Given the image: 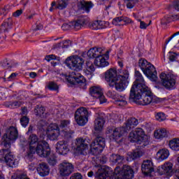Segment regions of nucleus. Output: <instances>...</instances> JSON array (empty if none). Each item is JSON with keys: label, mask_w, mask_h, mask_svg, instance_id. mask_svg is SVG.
<instances>
[{"label": "nucleus", "mask_w": 179, "mask_h": 179, "mask_svg": "<svg viewBox=\"0 0 179 179\" xmlns=\"http://www.w3.org/2000/svg\"><path fill=\"white\" fill-rule=\"evenodd\" d=\"M150 138L145 134V131L141 128H138L131 131L129 135V141L132 143H138L141 148H145L150 142Z\"/></svg>", "instance_id": "6"}, {"label": "nucleus", "mask_w": 179, "mask_h": 179, "mask_svg": "<svg viewBox=\"0 0 179 179\" xmlns=\"http://www.w3.org/2000/svg\"><path fill=\"white\" fill-rule=\"evenodd\" d=\"M66 5H68V0H58V5L56 8L62 10L66 8Z\"/></svg>", "instance_id": "40"}, {"label": "nucleus", "mask_w": 179, "mask_h": 179, "mask_svg": "<svg viewBox=\"0 0 179 179\" xmlns=\"http://www.w3.org/2000/svg\"><path fill=\"white\" fill-rule=\"evenodd\" d=\"M69 179H83V176L79 173H73Z\"/></svg>", "instance_id": "52"}, {"label": "nucleus", "mask_w": 179, "mask_h": 179, "mask_svg": "<svg viewBox=\"0 0 179 179\" xmlns=\"http://www.w3.org/2000/svg\"><path fill=\"white\" fill-rule=\"evenodd\" d=\"M170 156V151L168 149L162 148L159 150L156 154L157 160H159V162H163V160H166L169 159Z\"/></svg>", "instance_id": "27"}, {"label": "nucleus", "mask_w": 179, "mask_h": 179, "mask_svg": "<svg viewBox=\"0 0 179 179\" xmlns=\"http://www.w3.org/2000/svg\"><path fill=\"white\" fill-rule=\"evenodd\" d=\"M119 76L117 78L110 83V87H115L117 92H124L128 85H129V72L128 70L119 69Z\"/></svg>", "instance_id": "5"}, {"label": "nucleus", "mask_w": 179, "mask_h": 179, "mask_svg": "<svg viewBox=\"0 0 179 179\" xmlns=\"http://www.w3.org/2000/svg\"><path fill=\"white\" fill-rule=\"evenodd\" d=\"M69 124H71L69 120H62L60 124V128H66Z\"/></svg>", "instance_id": "53"}, {"label": "nucleus", "mask_w": 179, "mask_h": 179, "mask_svg": "<svg viewBox=\"0 0 179 179\" xmlns=\"http://www.w3.org/2000/svg\"><path fill=\"white\" fill-rule=\"evenodd\" d=\"M59 170L62 177H68V176H71L72 171H73V165L66 160H64L59 164Z\"/></svg>", "instance_id": "17"}, {"label": "nucleus", "mask_w": 179, "mask_h": 179, "mask_svg": "<svg viewBox=\"0 0 179 179\" xmlns=\"http://www.w3.org/2000/svg\"><path fill=\"white\" fill-rule=\"evenodd\" d=\"M172 22H174L176 20H179V14L172 15H171Z\"/></svg>", "instance_id": "61"}, {"label": "nucleus", "mask_w": 179, "mask_h": 179, "mask_svg": "<svg viewBox=\"0 0 179 179\" xmlns=\"http://www.w3.org/2000/svg\"><path fill=\"white\" fill-rule=\"evenodd\" d=\"M144 75L152 82H157V71L155 66L150 63L147 69L143 72Z\"/></svg>", "instance_id": "19"}, {"label": "nucleus", "mask_w": 179, "mask_h": 179, "mask_svg": "<svg viewBox=\"0 0 179 179\" xmlns=\"http://www.w3.org/2000/svg\"><path fill=\"white\" fill-rule=\"evenodd\" d=\"M138 94H140L141 96L138 99H136L131 97L130 94L129 97V100H132L136 103L138 102V100H140L142 106H148V104H157V103H162V101H164V99L153 95V93H152L149 87L141 90V91H136L134 94L135 97H136Z\"/></svg>", "instance_id": "3"}, {"label": "nucleus", "mask_w": 179, "mask_h": 179, "mask_svg": "<svg viewBox=\"0 0 179 179\" xmlns=\"http://www.w3.org/2000/svg\"><path fill=\"white\" fill-rule=\"evenodd\" d=\"M161 174L166 176H173V163L165 162L160 169Z\"/></svg>", "instance_id": "25"}, {"label": "nucleus", "mask_w": 179, "mask_h": 179, "mask_svg": "<svg viewBox=\"0 0 179 179\" xmlns=\"http://www.w3.org/2000/svg\"><path fill=\"white\" fill-rule=\"evenodd\" d=\"M12 27V18L8 17L0 27V33H6Z\"/></svg>", "instance_id": "30"}, {"label": "nucleus", "mask_w": 179, "mask_h": 179, "mask_svg": "<svg viewBox=\"0 0 179 179\" xmlns=\"http://www.w3.org/2000/svg\"><path fill=\"white\" fill-rule=\"evenodd\" d=\"M154 136L156 139H163V138H166L167 130L166 129H159L155 131Z\"/></svg>", "instance_id": "35"}, {"label": "nucleus", "mask_w": 179, "mask_h": 179, "mask_svg": "<svg viewBox=\"0 0 179 179\" xmlns=\"http://www.w3.org/2000/svg\"><path fill=\"white\" fill-rule=\"evenodd\" d=\"M90 94L94 99H98L100 104L107 103V99L103 93V89L100 86H94L90 89Z\"/></svg>", "instance_id": "15"}, {"label": "nucleus", "mask_w": 179, "mask_h": 179, "mask_svg": "<svg viewBox=\"0 0 179 179\" xmlns=\"http://www.w3.org/2000/svg\"><path fill=\"white\" fill-rule=\"evenodd\" d=\"M176 36H179V31L176 32L171 37H169L168 40L166 41V44H169L170 41H171V40H173V38H174V37H176Z\"/></svg>", "instance_id": "56"}, {"label": "nucleus", "mask_w": 179, "mask_h": 179, "mask_svg": "<svg viewBox=\"0 0 179 179\" xmlns=\"http://www.w3.org/2000/svg\"><path fill=\"white\" fill-rule=\"evenodd\" d=\"M134 169L128 165H123L122 169L116 166L113 173L115 179H132L134 177Z\"/></svg>", "instance_id": "10"}, {"label": "nucleus", "mask_w": 179, "mask_h": 179, "mask_svg": "<svg viewBox=\"0 0 179 179\" xmlns=\"http://www.w3.org/2000/svg\"><path fill=\"white\" fill-rule=\"evenodd\" d=\"M86 66H87V71L90 73H92V72H94V65H93V63L90 61H88L86 62Z\"/></svg>", "instance_id": "45"}, {"label": "nucleus", "mask_w": 179, "mask_h": 179, "mask_svg": "<svg viewBox=\"0 0 179 179\" xmlns=\"http://www.w3.org/2000/svg\"><path fill=\"white\" fill-rule=\"evenodd\" d=\"M16 76H17V73H11L8 77V80H13V79H15Z\"/></svg>", "instance_id": "62"}, {"label": "nucleus", "mask_w": 179, "mask_h": 179, "mask_svg": "<svg viewBox=\"0 0 179 179\" xmlns=\"http://www.w3.org/2000/svg\"><path fill=\"white\" fill-rule=\"evenodd\" d=\"M63 134H64L65 138H71V135L73 134V131H71L70 133H68L65 131H63Z\"/></svg>", "instance_id": "64"}, {"label": "nucleus", "mask_w": 179, "mask_h": 179, "mask_svg": "<svg viewBox=\"0 0 179 179\" xmlns=\"http://www.w3.org/2000/svg\"><path fill=\"white\" fill-rule=\"evenodd\" d=\"M48 162L50 166H55L57 164V158L52 155L48 159Z\"/></svg>", "instance_id": "49"}, {"label": "nucleus", "mask_w": 179, "mask_h": 179, "mask_svg": "<svg viewBox=\"0 0 179 179\" xmlns=\"http://www.w3.org/2000/svg\"><path fill=\"white\" fill-rule=\"evenodd\" d=\"M128 132L125 127H109L107 129V134H110V138L115 141L117 143H120L122 141V136L124 134H127Z\"/></svg>", "instance_id": "12"}, {"label": "nucleus", "mask_w": 179, "mask_h": 179, "mask_svg": "<svg viewBox=\"0 0 179 179\" xmlns=\"http://www.w3.org/2000/svg\"><path fill=\"white\" fill-rule=\"evenodd\" d=\"M18 138L19 131H17V129L13 126H11L6 129V133L1 138V145H3L4 148H10V141L15 142V141H16V139Z\"/></svg>", "instance_id": "8"}, {"label": "nucleus", "mask_w": 179, "mask_h": 179, "mask_svg": "<svg viewBox=\"0 0 179 179\" xmlns=\"http://www.w3.org/2000/svg\"><path fill=\"white\" fill-rule=\"evenodd\" d=\"M135 78L136 80L132 85L130 94L131 97H134L136 99H138L141 97V94H138L135 96L136 92H142V90L148 88V85H146V81H145V78H143V76L141 73V71L136 70L135 71Z\"/></svg>", "instance_id": "7"}, {"label": "nucleus", "mask_w": 179, "mask_h": 179, "mask_svg": "<svg viewBox=\"0 0 179 179\" xmlns=\"http://www.w3.org/2000/svg\"><path fill=\"white\" fill-rule=\"evenodd\" d=\"M155 118L157 121L162 122V121H164L166 120V114H164V113L159 112L157 113V115H155Z\"/></svg>", "instance_id": "46"}, {"label": "nucleus", "mask_w": 179, "mask_h": 179, "mask_svg": "<svg viewBox=\"0 0 179 179\" xmlns=\"http://www.w3.org/2000/svg\"><path fill=\"white\" fill-rule=\"evenodd\" d=\"M169 146L171 150L179 151V138H175L169 141Z\"/></svg>", "instance_id": "34"}, {"label": "nucleus", "mask_w": 179, "mask_h": 179, "mask_svg": "<svg viewBox=\"0 0 179 179\" xmlns=\"http://www.w3.org/2000/svg\"><path fill=\"white\" fill-rule=\"evenodd\" d=\"M107 160L108 159L106 156H102L100 159V163H101V164H106V163H107Z\"/></svg>", "instance_id": "60"}, {"label": "nucleus", "mask_w": 179, "mask_h": 179, "mask_svg": "<svg viewBox=\"0 0 179 179\" xmlns=\"http://www.w3.org/2000/svg\"><path fill=\"white\" fill-rule=\"evenodd\" d=\"M5 161L9 167H16L17 166V159L10 152V148H5L0 150V162Z\"/></svg>", "instance_id": "9"}, {"label": "nucleus", "mask_w": 179, "mask_h": 179, "mask_svg": "<svg viewBox=\"0 0 179 179\" xmlns=\"http://www.w3.org/2000/svg\"><path fill=\"white\" fill-rule=\"evenodd\" d=\"M141 171L144 176H150V174L155 171V168L153 167V162L152 160H144L141 165Z\"/></svg>", "instance_id": "21"}, {"label": "nucleus", "mask_w": 179, "mask_h": 179, "mask_svg": "<svg viewBox=\"0 0 179 179\" xmlns=\"http://www.w3.org/2000/svg\"><path fill=\"white\" fill-rule=\"evenodd\" d=\"M138 21L140 22V29H145L148 28V26H149L148 24L143 21H141V20H138Z\"/></svg>", "instance_id": "54"}, {"label": "nucleus", "mask_w": 179, "mask_h": 179, "mask_svg": "<svg viewBox=\"0 0 179 179\" xmlns=\"http://www.w3.org/2000/svg\"><path fill=\"white\" fill-rule=\"evenodd\" d=\"M59 127L57 124H50L47 129L48 138L50 141H57L59 136Z\"/></svg>", "instance_id": "18"}, {"label": "nucleus", "mask_w": 179, "mask_h": 179, "mask_svg": "<svg viewBox=\"0 0 179 179\" xmlns=\"http://www.w3.org/2000/svg\"><path fill=\"white\" fill-rule=\"evenodd\" d=\"M138 124H139L138 119L135 117H130L125 122L124 128L127 131H131V129H132V128H134V127H136Z\"/></svg>", "instance_id": "29"}, {"label": "nucleus", "mask_w": 179, "mask_h": 179, "mask_svg": "<svg viewBox=\"0 0 179 179\" xmlns=\"http://www.w3.org/2000/svg\"><path fill=\"white\" fill-rule=\"evenodd\" d=\"M48 89L54 92H58L59 87L55 82H50L48 85Z\"/></svg>", "instance_id": "39"}, {"label": "nucleus", "mask_w": 179, "mask_h": 179, "mask_svg": "<svg viewBox=\"0 0 179 179\" xmlns=\"http://www.w3.org/2000/svg\"><path fill=\"white\" fill-rule=\"evenodd\" d=\"M22 105V101H8L6 102V106L8 107V108H19L20 106Z\"/></svg>", "instance_id": "38"}, {"label": "nucleus", "mask_w": 179, "mask_h": 179, "mask_svg": "<svg viewBox=\"0 0 179 179\" xmlns=\"http://www.w3.org/2000/svg\"><path fill=\"white\" fill-rule=\"evenodd\" d=\"M56 152L63 156L68 155L69 152V144H68V141L63 140L57 142L56 144Z\"/></svg>", "instance_id": "20"}, {"label": "nucleus", "mask_w": 179, "mask_h": 179, "mask_svg": "<svg viewBox=\"0 0 179 179\" xmlns=\"http://www.w3.org/2000/svg\"><path fill=\"white\" fill-rule=\"evenodd\" d=\"M22 13H23V10H17L13 13V16H14V17H19Z\"/></svg>", "instance_id": "55"}, {"label": "nucleus", "mask_w": 179, "mask_h": 179, "mask_svg": "<svg viewBox=\"0 0 179 179\" xmlns=\"http://www.w3.org/2000/svg\"><path fill=\"white\" fill-rule=\"evenodd\" d=\"M90 146L92 155L97 156V155H100L104 150V148H106V138L101 136H97Z\"/></svg>", "instance_id": "14"}, {"label": "nucleus", "mask_w": 179, "mask_h": 179, "mask_svg": "<svg viewBox=\"0 0 179 179\" xmlns=\"http://www.w3.org/2000/svg\"><path fill=\"white\" fill-rule=\"evenodd\" d=\"M113 24L115 26H125V24H130V23H134V21L131 18L127 17H117L114 18L112 21Z\"/></svg>", "instance_id": "22"}, {"label": "nucleus", "mask_w": 179, "mask_h": 179, "mask_svg": "<svg viewBox=\"0 0 179 179\" xmlns=\"http://www.w3.org/2000/svg\"><path fill=\"white\" fill-rule=\"evenodd\" d=\"M90 143L86 139L77 138L76 140V149L80 155H87V150H89V145Z\"/></svg>", "instance_id": "16"}, {"label": "nucleus", "mask_w": 179, "mask_h": 179, "mask_svg": "<svg viewBox=\"0 0 179 179\" xmlns=\"http://www.w3.org/2000/svg\"><path fill=\"white\" fill-rule=\"evenodd\" d=\"M129 156L131 157V159H132L133 160H135V159H138V157L142 156V155L141 154V151L136 150L132 152H130L129 154Z\"/></svg>", "instance_id": "42"}, {"label": "nucleus", "mask_w": 179, "mask_h": 179, "mask_svg": "<svg viewBox=\"0 0 179 179\" xmlns=\"http://www.w3.org/2000/svg\"><path fill=\"white\" fill-rule=\"evenodd\" d=\"M103 51L104 50L102 48L94 47L90 48L87 52L89 58H95L94 64L98 68H104L110 64L107 60L110 58L109 54L111 50H107L105 54L103 53Z\"/></svg>", "instance_id": "4"}, {"label": "nucleus", "mask_w": 179, "mask_h": 179, "mask_svg": "<svg viewBox=\"0 0 179 179\" xmlns=\"http://www.w3.org/2000/svg\"><path fill=\"white\" fill-rule=\"evenodd\" d=\"M90 116V113H89L87 109L85 107H81L76 111L74 118L78 125H80V127H85L89 121Z\"/></svg>", "instance_id": "11"}, {"label": "nucleus", "mask_w": 179, "mask_h": 179, "mask_svg": "<svg viewBox=\"0 0 179 179\" xmlns=\"http://www.w3.org/2000/svg\"><path fill=\"white\" fill-rule=\"evenodd\" d=\"M162 86L168 90H174L177 83V78L172 74L162 73L159 76Z\"/></svg>", "instance_id": "13"}, {"label": "nucleus", "mask_w": 179, "mask_h": 179, "mask_svg": "<svg viewBox=\"0 0 179 179\" xmlns=\"http://www.w3.org/2000/svg\"><path fill=\"white\" fill-rule=\"evenodd\" d=\"M169 61H171V62H174L177 61V58L179 57V53H177L176 52H169Z\"/></svg>", "instance_id": "41"}, {"label": "nucleus", "mask_w": 179, "mask_h": 179, "mask_svg": "<svg viewBox=\"0 0 179 179\" xmlns=\"http://www.w3.org/2000/svg\"><path fill=\"white\" fill-rule=\"evenodd\" d=\"M173 22L171 20V15H166L162 20L161 24H169V23Z\"/></svg>", "instance_id": "47"}, {"label": "nucleus", "mask_w": 179, "mask_h": 179, "mask_svg": "<svg viewBox=\"0 0 179 179\" xmlns=\"http://www.w3.org/2000/svg\"><path fill=\"white\" fill-rule=\"evenodd\" d=\"M20 124H21L22 127H23L24 128H26V127H27V125H29L30 119L27 116H22L20 118Z\"/></svg>", "instance_id": "43"}, {"label": "nucleus", "mask_w": 179, "mask_h": 179, "mask_svg": "<svg viewBox=\"0 0 179 179\" xmlns=\"http://www.w3.org/2000/svg\"><path fill=\"white\" fill-rule=\"evenodd\" d=\"M150 62H148V60L145 59H140L138 60V66L139 68L141 69V71H143V73H144L147 68L149 66Z\"/></svg>", "instance_id": "36"}, {"label": "nucleus", "mask_w": 179, "mask_h": 179, "mask_svg": "<svg viewBox=\"0 0 179 179\" xmlns=\"http://www.w3.org/2000/svg\"><path fill=\"white\" fill-rule=\"evenodd\" d=\"M127 3V8L132 9L135 6V0H124Z\"/></svg>", "instance_id": "48"}, {"label": "nucleus", "mask_w": 179, "mask_h": 179, "mask_svg": "<svg viewBox=\"0 0 179 179\" xmlns=\"http://www.w3.org/2000/svg\"><path fill=\"white\" fill-rule=\"evenodd\" d=\"M84 63L85 60H83V58L79 56H71L65 61L66 66L74 71L69 75L67 78L69 83L71 85H83L85 89L86 79H85V77L80 73L78 72V71H82Z\"/></svg>", "instance_id": "1"}, {"label": "nucleus", "mask_w": 179, "mask_h": 179, "mask_svg": "<svg viewBox=\"0 0 179 179\" xmlns=\"http://www.w3.org/2000/svg\"><path fill=\"white\" fill-rule=\"evenodd\" d=\"M106 121L103 117H97L94 121L95 131H101L104 127Z\"/></svg>", "instance_id": "33"}, {"label": "nucleus", "mask_w": 179, "mask_h": 179, "mask_svg": "<svg viewBox=\"0 0 179 179\" xmlns=\"http://www.w3.org/2000/svg\"><path fill=\"white\" fill-rule=\"evenodd\" d=\"M87 19L85 18V17H80L76 21L72 22V26L75 30H80L82 27L87 24Z\"/></svg>", "instance_id": "28"}, {"label": "nucleus", "mask_w": 179, "mask_h": 179, "mask_svg": "<svg viewBox=\"0 0 179 179\" xmlns=\"http://www.w3.org/2000/svg\"><path fill=\"white\" fill-rule=\"evenodd\" d=\"M57 3L55 1H52V3H51V7L50 8L49 10L50 12H52V10H54V9H58L57 8Z\"/></svg>", "instance_id": "57"}, {"label": "nucleus", "mask_w": 179, "mask_h": 179, "mask_svg": "<svg viewBox=\"0 0 179 179\" xmlns=\"http://www.w3.org/2000/svg\"><path fill=\"white\" fill-rule=\"evenodd\" d=\"M37 142V146L35 148L33 145H36ZM29 150L27 151V155H25V159L28 162H33L36 152L41 157H48L50 156L51 149L50 148L48 143H47L45 141H38V138L36 134H31L29 136Z\"/></svg>", "instance_id": "2"}, {"label": "nucleus", "mask_w": 179, "mask_h": 179, "mask_svg": "<svg viewBox=\"0 0 179 179\" xmlns=\"http://www.w3.org/2000/svg\"><path fill=\"white\" fill-rule=\"evenodd\" d=\"M125 160V158L122 155L118 154H113L110 157V161L115 164H122Z\"/></svg>", "instance_id": "31"}, {"label": "nucleus", "mask_w": 179, "mask_h": 179, "mask_svg": "<svg viewBox=\"0 0 179 179\" xmlns=\"http://www.w3.org/2000/svg\"><path fill=\"white\" fill-rule=\"evenodd\" d=\"M118 78L117 76V71L113 69L108 70L105 74V79L106 82H108L109 86L112 82H114Z\"/></svg>", "instance_id": "23"}, {"label": "nucleus", "mask_w": 179, "mask_h": 179, "mask_svg": "<svg viewBox=\"0 0 179 179\" xmlns=\"http://www.w3.org/2000/svg\"><path fill=\"white\" fill-rule=\"evenodd\" d=\"M127 103L128 102L127 101L125 96H118L115 99V104L120 107H124V106H127Z\"/></svg>", "instance_id": "37"}, {"label": "nucleus", "mask_w": 179, "mask_h": 179, "mask_svg": "<svg viewBox=\"0 0 179 179\" xmlns=\"http://www.w3.org/2000/svg\"><path fill=\"white\" fill-rule=\"evenodd\" d=\"M98 24L100 28H98V30H101V29H104V22L98 21Z\"/></svg>", "instance_id": "63"}, {"label": "nucleus", "mask_w": 179, "mask_h": 179, "mask_svg": "<svg viewBox=\"0 0 179 179\" xmlns=\"http://www.w3.org/2000/svg\"><path fill=\"white\" fill-rule=\"evenodd\" d=\"M173 8L179 12V1H176L173 2Z\"/></svg>", "instance_id": "59"}, {"label": "nucleus", "mask_w": 179, "mask_h": 179, "mask_svg": "<svg viewBox=\"0 0 179 179\" xmlns=\"http://www.w3.org/2000/svg\"><path fill=\"white\" fill-rule=\"evenodd\" d=\"M36 170L41 177H45L50 174V168H48V165L44 162L39 164Z\"/></svg>", "instance_id": "24"}, {"label": "nucleus", "mask_w": 179, "mask_h": 179, "mask_svg": "<svg viewBox=\"0 0 179 179\" xmlns=\"http://www.w3.org/2000/svg\"><path fill=\"white\" fill-rule=\"evenodd\" d=\"M70 44H71V41L70 40L64 41L63 42L62 48H68V47H69Z\"/></svg>", "instance_id": "58"}, {"label": "nucleus", "mask_w": 179, "mask_h": 179, "mask_svg": "<svg viewBox=\"0 0 179 179\" xmlns=\"http://www.w3.org/2000/svg\"><path fill=\"white\" fill-rule=\"evenodd\" d=\"M44 111H45V109L41 105H37L35 107L34 113L36 115H38L39 117H41V118L47 117V113H45Z\"/></svg>", "instance_id": "32"}, {"label": "nucleus", "mask_w": 179, "mask_h": 179, "mask_svg": "<svg viewBox=\"0 0 179 179\" xmlns=\"http://www.w3.org/2000/svg\"><path fill=\"white\" fill-rule=\"evenodd\" d=\"M106 96L108 97H110V99H113V100H116V99L118 96V95L117 94V92L114 90H108L106 92Z\"/></svg>", "instance_id": "44"}, {"label": "nucleus", "mask_w": 179, "mask_h": 179, "mask_svg": "<svg viewBox=\"0 0 179 179\" xmlns=\"http://www.w3.org/2000/svg\"><path fill=\"white\" fill-rule=\"evenodd\" d=\"M2 66L6 69H9V68H12L13 64H10L8 60H4L2 63Z\"/></svg>", "instance_id": "51"}, {"label": "nucleus", "mask_w": 179, "mask_h": 179, "mask_svg": "<svg viewBox=\"0 0 179 179\" xmlns=\"http://www.w3.org/2000/svg\"><path fill=\"white\" fill-rule=\"evenodd\" d=\"M92 8H93V3L92 1H80L78 2V8L80 10H83L86 13H89Z\"/></svg>", "instance_id": "26"}, {"label": "nucleus", "mask_w": 179, "mask_h": 179, "mask_svg": "<svg viewBox=\"0 0 179 179\" xmlns=\"http://www.w3.org/2000/svg\"><path fill=\"white\" fill-rule=\"evenodd\" d=\"M90 29L92 30H99L100 29V26H99V20L93 22L90 25Z\"/></svg>", "instance_id": "50"}]
</instances>
